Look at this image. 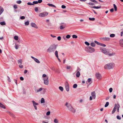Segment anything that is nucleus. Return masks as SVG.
Segmentation results:
<instances>
[{
  "instance_id": "obj_13",
  "label": "nucleus",
  "mask_w": 123,
  "mask_h": 123,
  "mask_svg": "<svg viewBox=\"0 0 123 123\" xmlns=\"http://www.w3.org/2000/svg\"><path fill=\"white\" fill-rule=\"evenodd\" d=\"M31 57L33 60H34L36 62L38 63H40V62L37 58H36L32 56H31Z\"/></svg>"
},
{
  "instance_id": "obj_40",
  "label": "nucleus",
  "mask_w": 123,
  "mask_h": 123,
  "mask_svg": "<svg viewBox=\"0 0 123 123\" xmlns=\"http://www.w3.org/2000/svg\"><path fill=\"white\" fill-rule=\"evenodd\" d=\"M94 42L95 43H96L98 45H100V43H99L98 42L95 40L94 41Z\"/></svg>"
},
{
  "instance_id": "obj_8",
  "label": "nucleus",
  "mask_w": 123,
  "mask_h": 123,
  "mask_svg": "<svg viewBox=\"0 0 123 123\" xmlns=\"http://www.w3.org/2000/svg\"><path fill=\"white\" fill-rule=\"evenodd\" d=\"M65 88L67 91L68 92L69 90V84L67 82H66L65 83Z\"/></svg>"
},
{
  "instance_id": "obj_30",
  "label": "nucleus",
  "mask_w": 123,
  "mask_h": 123,
  "mask_svg": "<svg viewBox=\"0 0 123 123\" xmlns=\"http://www.w3.org/2000/svg\"><path fill=\"white\" fill-rule=\"evenodd\" d=\"M90 45L92 47H94L95 46V44L94 43L92 42L91 43Z\"/></svg>"
},
{
  "instance_id": "obj_12",
  "label": "nucleus",
  "mask_w": 123,
  "mask_h": 123,
  "mask_svg": "<svg viewBox=\"0 0 123 123\" xmlns=\"http://www.w3.org/2000/svg\"><path fill=\"white\" fill-rule=\"evenodd\" d=\"M43 88H39L35 90L36 93H38L41 91L43 89Z\"/></svg>"
},
{
  "instance_id": "obj_36",
  "label": "nucleus",
  "mask_w": 123,
  "mask_h": 123,
  "mask_svg": "<svg viewBox=\"0 0 123 123\" xmlns=\"http://www.w3.org/2000/svg\"><path fill=\"white\" fill-rule=\"evenodd\" d=\"M78 37L77 36L75 35H72V37L73 38H77Z\"/></svg>"
},
{
  "instance_id": "obj_10",
  "label": "nucleus",
  "mask_w": 123,
  "mask_h": 123,
  "mask_svg": "<svg viewBox=\"0 0 123 123\" xmlns=\"http://www.w3.org/2000/svg\"><path fill=\"white\" fill-rule=\"evenodd\" d=\"M65 105L67 107L68 109L69 110L71 107H72L71 105L68 102H66L65 104Z\"/></svg>"
},
{
  "instance_id": "obj_64",
  "label": "nucleus",
  "mask_w": 123,
  "mask_h": 123,
  "mask_svg": "<svg viewBox=\"0 0 123 123\" xmlns=\"http://www.w3.org/2000/svg\"><path fill=\"white\" fill-rule=\"evenodd\" d=\"M71 68V67L70 66H68L67 67V69H69Z\"/></svg>"
},
{
  "instance_id": "obj_61",
  "label": "nucleus",
  "mask_w": 123,
  "mask_h": 123,
  "mask_svg": "<svg viewBox=\"0 0 123 123\" xmlns=\"http://www.w3.org/2000/svg\"><path fill=\"white\" fill-rule=\"evenodd\" d=\"M61 37L60 36H59L57 37V39L59 40H61Z\"/></svg>"
},
{
  "instance_id": "obj_21",
  "label": "nucleus",
  "mask_w": 123,
  "mask_h": 123,
  "mask_svg": "<svg viewBox=\"0 0 123 123\" xmlns=\"http://www.w3.org/2000/svg\"><path fill=\"white\" fill-rule=\"evenodd\" d=\"M119 43L120 46L122 47H123V40H121L120 41Z\"/></svg>"
},
{
  "instance_id": "obj_16",
  "label": "nucleus",
  "mask_w": 123,
  "mask_h": 123,
  "mask_svg": "<svg viewBox=\"0 0 123 123\" xmlns=\"http://www.w3.org/2000/svg\"><path fill=\"white\" fill-rule=\"evenodd\" d=\"M91 95L93 99H95L96 97V94L95 92H92Z\"/></svg>"
},
{
  "instance_id": "obj_3",
  "label": "nucleus",
  "mask_w": 123,
  "mask_h": 123,
  "mask_svg": "<svg viewBox=\"0 0 123 123\" xmlns=\"http://www.w3.org/2000/svg\"><path fill=\"white\" fill-rule=\"evenodd\" d=\"M57 46L58 45L57 44H53L51 45L47 49V52L49 53L54 52L56 49Z\"/></svg>"
},
{
  "instance_id": "obj_23",
  "label": "nucleus",
  "mask_w": 123,
  "mask_h": 123,
  "mask_svg": "<svg viewBox=\"0 0 123 123\" xmlns=\"http://www.w3.org/2000/svg\"><path fill=\"white\" fill-rule=\"evenodd\" d=\"M45 102V100L43 98H42L41 100V103H43Z\"/></svg>"
},
{
  "instance_id": "obj_43",
  "label": "nucleus",
  "mask_w": 123,
  "mask_h": 123,
  "mask_svg": "<svg viewBox=\"0 0 123 123\" xmlns=\"http://www.w3.org/2000/svg\"><path fill=\"white\" fill-rule=\"evenodd\" d=\"M8 115H10L11 116H12V117H14V115H13L10 112H8Z\"/></svg>"
},
{
  "instance_id": "obj_6",
  "label": "nucleus",
  "mask_w": 123,
  "mask_h": 123,
  "mask_svg": "<svg viewBox=\"0 0 123 123\" xmlns=\"http://www.w3.org/2000/svg\"><path fill=\"white\" fill-rule=\"evenodd\" d=\"M43 79L44 81V84L45 85H48L49 84V77L43 78Z\"/></svg>"
},
{
  "instance_id": "obj_52",
  "label": "nucleus",
  "mask_w": 123,
  "mask_h": 123,
  "mask_svg": "<svg viewBox=\"0 0 123 123\" xmlns=\"http://www.w3.org/2000/svg\"><path fill=\"white\" fill-rule=\"evenodd\" d=\"M71 36L70 35H68L66 36V38H70Z\"/></svg>"
},
{
  "instance_id": "obj_38",
  "label": "nucleus",
  "mask_w": 123,
  "mask_h": 123,
  "mask_svg": "<svg viewBox=\"0 0 123 123\" xmlns=\"http://www.w3.org/2000/svg\"><path fill=\"white\" fill-rule=\"evenodd\" d=\"M89 19L90 20L93 21H94L95 20V18H89Z\"/></svg>"
},
{
  "instance_id": "obj_15",
  "label": "nucleus",
  "mask_w": 123,
  "mask_h": 123,
  "mask_svg": "<svg viewBox=\"0 0 123 123\" xmlns=\"http://www.w3.org/2000/svg\"><path fill=\"white\" fill-rule=\"evenodd\" d=\"M31 26L33 27H34L36 28H37L38 27L37 26V25L35 23L32 22L31 23Z\"/></svg>"
},
{
  "instance_id": "obj_54",
  "label": "nucleus",
  "mask_w": 123,
  "mask_h": 123,
  "mask_svg": "<svg viewBox=\"0 0 123 123\" xmlns=\"http://www.w3.org/2000/svg\"><path fill=\"white\" fill-rule=\"evenodd\" d=\"M50 111H49L47 112L46 114L47 115L49 116L50 114Z\"/></svg>"
},
{
  "instance_id": "obj_41",
  "label": "nucleus",
  "mask_w": 123,
  "mask_h": 123,
  "mask_svg": "<svg viewBox=\"0 0 123 123\" xmlns=\"http://www.w3.org/2000/svg\"><path fill=\"white\" fill-rule=\"evenodd\" d=\"M29 22L28 21H27L25 22V24L26 25H29Z\"/></svg>"
},
{
  "instance_id": "obj_56",
  "label": "nucleus",
  "mask_w": 123,
  "mask_h": 123,
  "mask_svg": "<svg viewBox=\"0 0 123 123\" xmlns=\"http://www.w3.org/2000/svg\"><path fill=\"white\" fill-rule=\"evenodd\" d=\"M33 4H37L38 3L37 1H33Z\"/></svg>"
},
{
  "instance_id": "obj_29",
  "label": "nucleus",
  "mask_w": 123,
  "mask_h": 123,
  "mask_svg": "<svg viewBox=\"0 0 123 123\" xmlns=\"http://www.w3.org/2000/svg\"><path fill=\"white\" fill-rule=\"evenodd\" d=\"M55 56L57 58H58V51L57 50H56L55 52Z\"/></svg>"
},
{
  "instance_id": "obj_46",
  "label": "nucleus",
  "mask_w": 123,
  "mask_h": 123,
  "mask_svg": "<svg viewBox=\"0 0 123 123\" xmlns=\"http://www.w3.org/2000/svg\"><path fill=\"white\" fill-rule=\"evenodd\" d=\"M85 43L86 44V45L88 46H89L90 45V43L87 42H85Z\"/></svg>"
},
{
  "instance_id": "obj_39",
  "label": "nucleus",
  "mask_w": 123,
  "mask_h": 123,
  "mask_svg": "<svg viewBox=\"0 0 123 123\" xmlns=\"http://www.w3.org/2000/svg\"><path fill=\"white\" fill-rule=\"evenodd\" d=\"M109 105V102H107L106 103V104L105 105V107H107L108 105Z\"/></svg>"
},
{
  "instance_id": "obj_31",
  "label": "nucleus",
  "mask_w": 123,
  "mask_h": 123,
  "mask_svg": "<svg viewBox=\"0 0 123 123\" xmlns=\"http://www.w3.org/2000/svg\"><path fill=\"white\" fill-rule=\"evenodd\" d=\"M113 5L115 11H116L117 10V8L115 4H114Z\"/></svg>"
},
{
  "instance_id": "obj_60",
  "label": "nucleus",
  "mask_w": 123,
  "mask_h": 123,
  "mask_svg": "<svg viewBox=\"0 0 123 123\" xmlns=\"http://www.w3.org/2000/svg\"><path fill=\"white\" fill-rule=\"evenodd\" d=\"M42 2V0H38L37 1L38 3H41Z\"/></svg>"
},
{
  "instance_id": "obj_14",
  "label": "nucleus",
  "mask_w": 123,
  "mask_h": 123,
  "mask_svg": "<svg viewBox=\"0 0 123 123\" xmlns=\"http://www.w3.org/2000/svg\"><path fill=\"white\" fill-rule=\"evenodd\" d=\"M102 40L105 41H108L110 40V38L109 37H103L101 38Z\"/></svg>"
},
{
  "instance_id": "obj_37",
  "label": "nucleus",
  "mask_w": 123,
  "mask_h": 123,
  "mask_svg": "<svg viewBox=\"0 0 123 123\" xmlns=\"http://www.w3.org/2000/svg\"><path fill=\"white\" fill-rule=\"evenodd\" d=\"M116 109L115 108H114L112 111V114H114V112H115L116 111Z\"/></svg>"
},
{
  "instance_id": "obj_58",
  "label": "nucleus",
  "mask_w": 123,
  "mask_h": 123,
  "mask_svg": "<svg viewBox=\"0 0 123 123\" xmlns=\"http://www.w3.org/2000/svg\"><path fill=\"white\" fill-rule=\"evenodd\" d=\"M14 8L15 9H16L17 8V6L16 5H15L13 6Z\"/></svg>"
},
{
  "instance_id": "obj_55",
  "label": "nucleus",
  "mask_w": 123,
  "mask_h": 123,
  "mask_svg": "<svg viewBox=\"0 0 123 123\" xmlns=\"http://www.w3.org/2000/svg\"><path fill=\"white\" fill-rule=\"evenodd\" d=\"M35 12H37L38 11V8L37 7H36L35 8Z\"/></svg>"
},
{
  "instance_id": "obj_59",
  "label": "nucleus",
  "mask_w": 123,
  "mask_h": 123,
  "mask_svg": "<svg viewBox=\"0 0 123 123\" xmlns=\"http://www.w3.org/2000/svg\"><path fill=\"white\" fill-rule=\"evenodd\" d=\"M66 7V6L64 5H62V8L63 9H64Z\"/></svg>"
},
{
  "instance_id": "obj_57",
  "label": "nucleus",
  "mask_w": 123,
  "mask_h": 123,
  "mask_svg": "<svg viewBox=\"0 0 123 123\" xmlns=\"http://www.w3.org/2000/svg\"><path fill=\"white\" fill-rule=\"evenodd\" d=\"M20 18L21 19H24L25 18V17L24 16H22L20 17Z\"/></svg>"
},
{
  "instance_id": "obj_25",
  "label": "nucleus",
  "mask_w": 123,
  "mask_h": 123,
  "mask_svg": "<svg viewBox=\"0 0 123 123\" xmlns=\"http://www.w3.org/2000/svg\"><path fill=\"white\" fill-rule=\"evenodd\" d=\"M80 75V73L79 72V71H78L77 72L76 74V76L77 77H79Z\"/></svg>"
},
{
  "instance_id": "obj_9",
  "label": "nucleus",
  "mask_w": 123,
  "mask_h": 123,
  "mask_svg": "<svg viewBox=\"0 0 123 123\" xmlns=\"http://www.w3.org/2000/svg\"><path fill=\"white\" fill-rule=\"evenodd\" d=\"M95 76L96 78L98 80L102 78V76L99 73H96Z\"/></svg>"
},
{
  "instance_id": "obj_19",
  "label": "nucleus",
  "mask_w": 123,
  "mask_h": 123,
  "mask_svg": "<svg viewBox=\"0 0 123 123\" xmlns=\"http://www.w3.org/2000/svg\"><path fill=\"white\" fill-rule=\"evenodd\" d=\"M4 11L3 8L1 6H0V15H1Z\"/></svg>"
},
{
  "instance_id": "obj_26",
  "label": "nucleus",
  "mask_w": 123,
  "mask_h": 123,
  "mask_svg": "<svg viewBox=\"0 0 123 123\" xmlns=\"http://www.w3.org/2000/svg\"><path fill=\"white\" fill-rule=\"evenodd\" d=\"M47 5L49 6H51L52 7H56V6L54 5L51 4H48Z\"/></svg>"
},
{
  "instance_id": "obj_33",
  "label": "nucleus",
  "mask_w": 123,
  "mask_h": 123,
  "mask_svg": "<svg viewBox=\"0 0 123 123\" xmlns=\"http://www.w3.org/2000/svg\"><path fill=\"white\" fill-rule=\"evenodd\" d=\"M77 85L76 84H74L73 86V87L74 88H77Z\"/></svg>"
},
{
  "instance_id": "obj_44",
  "label": "nucleus",
  "mask_w": 123,
  "mask_h": 123,
  "mask_svg": "<svg viewBox=\"0 0 123 123\" xmlns=\"http://www.w3.org/2000/svg\"><path fill=\"white\" fill-rule=\"evenodd\" d=\"M42 77L43 78H46L47 77H48V76H47L45 74H43L42 75Z\"/></svg>"
},
{
  "instance_id": "obj_1",
  "label": "nucleus",
  "mask_w": 123,
  "mask_h": 123,
  "mask_svg": "<svg viewBox=\"0 0 123 123\" xmlns=\"http://www.w3.org/2000/svg\"><path fill=\"white\" fill-rule=\"evenodd\" d=\"M100 49L104 54L106 55H108L109 56H113L115 55V52H112L111 53L108 50L105 48H100Z\"/></svg>"
},
{
  "instance_id": "obj_24",
  "label": "nucleus",
  "mask_w": 123,
  "mask_h": 123,
  "mask_svg": "<svg viewBox=\"0 0 123 123\" xmlns=\"http://www.w3.org/2000/svg\"><path fill=\"white\" fill-rule=\"evenodd\" d=\"M54 122L55 123H58L59 120L57 119H55L54 120Z\"/></svg>"
},
{
  "instance_id": "obj_32",
  "label": "nucleus",
  "mask_w": 123,
  "mask_h": 123,
  "mask_svg": "<svg viewBox=\"0 0 123 123\" xmlns=\"http://www.w3.org/2000/svg\"><path fill=\"white\" fill-rule=\"evenodd\" d=\"M59 89L62 91L63 90V88L62 87L60 86L59 87Z\"/></svg>"
},
{
  "instance_id": "obj_34",
  "label": "nucleus",
  "mask_w": 123,
  "mask_h": 123,
  "mask_svg": "<svg viewBox=\"0 0 123 123\" xmlns=\"http://www.w3.org/2000/svg\"><path fill=\"white\" fill-rule=\"evenodd\" d=\"M115 36V34H112L110 35V37H114Z\"/></svg>"
},
{
  "instance_id": "obj_17",
  "label": "nucleus",
  "mask_w": 123,
  "mask_h": 123,
  "mask_svg": "<svg viewBox=\"0 0 123 123\" xmlns=\"http://www.w3.org/2000/svg\"><path fill=\"white\" fill-rule=\"evenodd\" d=\"M120 106L118 104H115V105L114 108H115L116 109H118L119 108H120Z\"/></svg>"
},
{
  "instance_id": "obj_45",
  "label": "nucleus",
  "mask_w": 123,
  "mask_h": 123,
  "mask_svg": "<svg viewBox=\"0 0 123 123\" xmlns=\"http://www.w3.org/2000/svg\"><path fill=\"white\" fill-rule=\"evenodd\" d=\"M100 45L104 47L106 46V45L105 44L101 43H100Z\"/></svg>"
},
{
  "instance_id": "obj_4",
  "label": "nucleus",
  "mask_w": 123,
  "mask_h": 123,
  "mask_svg": "<svg viewBox=\"0 0 123 123\" xmlns=\"http://www.w3.org/2000/svg\"><path fill=\"white\" fill-rule=\"evenodd\" d=\"M85 50L86 52L90 53H92L95 51L94 49L90 46H88L85 48Z\"/></svg>"
},
{
  "instance_id": "obj_50",
  "label": "nucleus",
  "mask_w": 123,
  "mask_h": 123,
  "mask_svg": "<svg viewBox=\"0 0 123 123\" xmlns=\"http://www.w3.org/2000/svg\"><path fill=\"white\" fill-rule=\"evenodd\" d=\"M21 2H22L21 0H19L17 1V3L18 4H20L21 3Z\"/></svg>"
},
{
  "instance_id": "obj_18",
  "label": "nucleus",
  "mask_w": 123,
  "mask_h": 123,
  "mask_svg": "<svg viewBox=\"0 0 123 123\" xmlns=\"http://www.w3.org/2000/svg\"><path fill=\"white\" fill-rule=\"evenodd\" d=\"M69 110L71 112L74 113H75L76 111L75 110L72 106Z\"/></svg>"
},
{
  "instance_id": "obj_5",
  "label": "nucleus",
  "mask_w": 123,
  "mask_h": 123,
  "mask_svg": "<svg viewBox=\"0 0 123 123\" xmlns=\"http://www.w3.org/2000/svg\"><path fill=\"white\" fill-rule=\"evenodd\" d=\"M48 13L47 12H44L40 13L38 15L39 17H43L46 16L48 15Z\"/></svg>"
},
{
  "instance_id": "obj_27",
  "label": "nucleus",
  "mask_w": 123,
  "mask_h": 123,
  "mask_svg": "<svg viewBox=\"0 0 123 123\" xmlns=\"http://www.w3.org/2000/svg\"><path fill=\"white\" fill-rule=\"evenodd\" d=\"M0 25H5L6 24V23L4 21L1 22L0 23Z\"/></svg>"
},
{
  "instance_id": "obj_48",
  "label": "nucleus",
  "mask_w": 123,
  "mask_h": 123,
  "mask_svg": "<svg viewBox=\"0 0 123 123\" xmlns=\"http://www.w3.org/2000/svg\"><path fill=\"white\" fill-rule=\"evenodd\" d=\"M19 67L21 68H22L23 67V66L22 65V64H19Z\"/></svg>"
},
{
  "instance_id": "obj_7",
  "label": "nucleus",
  "mask_w": 123,
  "mask_h": 123,
  "mask_svg": "<svg viewBox=\"0 0 123 123\" xmlns=\"http://www.w3.org/2000/svg\"><path fill=\"white\" fill-rule=\"evenodd\" d=\"M33 106L34 107L35 109L36 110H37V105H38V104L36 102L32 100V101Z\"/></svg>"
},
{
  "instance_id": "obj_11",
  "label": "nucleus",
  "mask_w": 123,
  "mask_h": 123,
  "mask_svg": "<svg viewBox=\"0 0 123 123\" xmlns=\"http://www.w3.org/2000/svg\"><path fill=\"white\" fill-rule=\"evenodd\" d=\"M92 82L91 79V78H88L87 80L86 81V83L87 84H88V83H89V85L87 86L88 87L92 83Z\"/></svg>"
},
{
  "instance_id": "obj_42",
  "label": "nucleus",
  "mask_w": 123,
  "mask_h": 123,
  "mask_svg": "<svg viewBox=\"0 0 123 123\" xmlns=\"http://www.w3.org/2000/svg\"><path fill=\"white\" fill-rule=\"evenodd\" d=\"M14 39L16 40H17L18 39V37L17 36H15L14 37Z\"/></svg>"
},
{
  "instance_id": "obj_51",
  "label": "nucleus",
  "mask_w": 123,
  "mask_h": 123,
  "mask_svg": "<svg viewBox=\"0 0 123 123\" xmlns=\"http://www.w3.org/2000/svg\"><path fill=\"white\" fill-rule=\"evenodd\" d=\"M113 89L111 87L109 89V91L110 92H111L112 91Z\"/></svg>"
},
{
  "instance_id": "obj_47",
  "label": "nucleus",
  "mask_w": 123,
  "mask_h": 123,
  "mask_svg": "<svg viewBox=\"0 0 123 123\" xmlns=\"http://www.w3.org/2000/svg\"><path fill=\"white\" fill-rule=\"evenodd\" d=\"M117 118L119 120H120L121 119V117L119 115H117Z\"/></svg>"
},
{
  "instance_id": "obj_20",
  "label": "nucleus",
  "mask_w": 123,
  "mask_h": 123,
  "mask_svg": "<svg viewBox=\"0 0 123 123\" xmlns=\"http://www.w3.org/2000/svg\"><path fill=\"white\" fill-rule=\"evenodd\" d=\"M0 107L4 109H6V107L5 106L1 103H0Z\"/></svg>"
},
{
  "instance_id": "obj_28",
  "label": "nucleus",
  "mask_w": 123,
  "mask_h": 123,
  "mask_svg": "<svg viewBox=\"0 0 123 123\" xmlns=\"http://www.w3.org/2000/svg\"><path fill=\"white\" fill-rule=\"evenodd\" d=\"M91 7L92 8H94L98 9L100 8L101 7V6H92Z\"/></svg>"
},
{
  "instance_id": "obj_63",
  "label": "nucleus",
  "mask_w": 123,
  "mask_h": 123,
  "mask_svg": "<svg viewBox=\"0 0 123 123\" xmlns=\"http://www.w3.org/2000/svg\"><path fill=\"white\" fill-rule=\"evenodd\" d=\"M20 79L21 80H23L24 79L23 77H20Z\"/></svg>"
},
{
  "instance_id": "obj_53",
  "label": "nucleus",
  "mask_w": 123,
  "mask_h": 123,
  "mask_svg": "<svg viewBox=\"0 0 123 123\" xmlns=\"http://www.w3.org/2000/svg\"><path fill=\"white\" fill-rule=\"evenodd\" d=\"M65 28V27L63 25H61L60 27V29H63Z\"/></svg>"
},
{
  "instance_id": "obj_2",
  "label": "nucleus",
  "mask_w": 123,
  "mask_h": 123,
  "mask_svg": "<svg viewBox=\"0 0 123 123\" xmlns=\"http://www.w3.org/2000/svg\"><path fill=\"white\" fill-rule=\"evenodd\" d=\"M115 64L113 62L108 63L105 65L104 68L105 69L109 70L113 69L115 67Z\"/></svg>"
},
{
  "instance_id": "obj_49",
  "label": "nucleus",
  "mask_w": 123,
  "mask_h": 123,
  "mask_svg": "<svg viewBox=\"0 0 123 123\" xmlns=\"http://www.w3.org/2000/svg\"><path fill=\"white\" fill-rule=\"evenodd\" d=\"M15 48L17 49H18V45L16 44H15Z\"/></svg>"
},
{
  "instance_id": "obj_62",
  "label": "nucleus",
  "mask_w": 123,
  "mask_h": 123,
  "mask_svg": "<svg viewBox=\"0 0 123 123\" xmlns=\"http://www.w3.org/2000/svg\"><path fill=\"white\" fill-rule=\"evenodd\" d=\"M88 4L90 5L93 6L94 5V4L93 3L90 2L88 3Z\"/></svg>"
},
{
  "instance_id": "obj_35",
  "label": "nucleus",
  "mask_w": 123,
  "mask_h": 123,
  "mask_svg": "<svg viewBox=\"0 0 123 123\" xmlns=\"http://www.w3.org/2000/svg\"><path fill=\"white\" fill-rule=\"evenodd\" d=\"M27 4L29 5H34V4L31 2H28L27 3Z\"/></svg>"
},
{
  "instance_id": "obj_22",
  "label": "nucleus",
  "mask_w": 123,
  "mask_h": 123,
  "mask_svg": "<svg viewBox=\"0 0 123 123\" xmlns=\"http://www.w3.org/2000/svg\"><path fill=\"white\" fill-rule=\"evenodd\" d=\"M18 64H22V60L21 59H20L18 60Z\"/></svg>"
}]
</instances>
